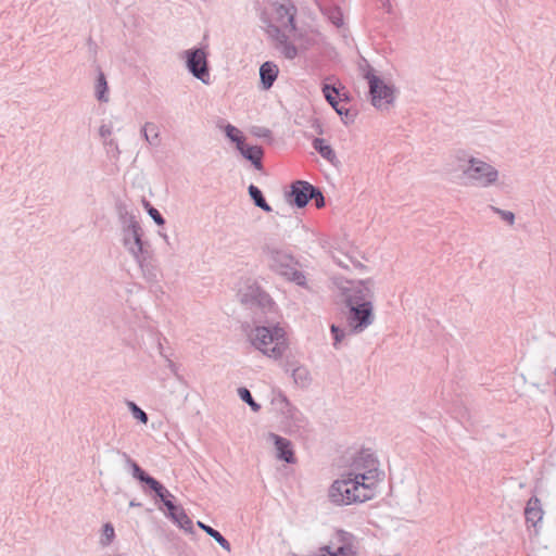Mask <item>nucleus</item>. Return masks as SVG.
<instances>
[{
    "label": "nucleus",
    "mask_w": 556,
    "mask_h": 556,
    "mask_svg": "<svg viewBox=\"0 0 556 556\" xmlns=\"http://www.w3.org/2000/svg\"><path fill=\"white\" fill-rule=\"evenodd\" d=\"M187 65L190 72L204 84L210 83L206 54L202 49L187 52Z\"/></svg>",
    "instance_id": "423d86ee"
},
{
    "label": "nucleus",
    "mask_w": 556,
    "mask_h": 556,
    "mask_svg": "<svg viewBox=\"0 0 556 556\" xmlns=\"http://www.w3.org/2000/svg\"><path fill=\"white\" fill-rule=\"evenodd\" d=\"M314 149L328 162L334 164L337 162V155L330 144L325 139L316 138L313 141Z\"/></svg>",
    "instance_id": "f3484780"
},
{
    "label": "nucleus",
    "mask_w": 556,
    "mask_h": 556,
    "mask_svg": "<svg viewBox=\"0 0 556 556\" xmlns=\"http://www.w3.org/2000/svg\"><path fill=\"white\" fill-rule=\"evenodd\" d=\"M270 438L274 440V443L278 451V457L287 463H294L295 458L293 455V451L291 448L290 441L277 434H270Z\"/></svg>",
    "instance_id": "ddd939ff"
},
{
    "label": "nucleus",
    "mask_w": 556,
    "mask_h": 556,
    "mask_svg": "<svg viewBox=\"0 0 556 556\" xmlns=\"http://www.w3.org/2000/svg\"><path fill=\"white\" fill-rule=\"evenodd\" d=\"M323 93L339 115H348L349 110L346 103L341 99V94L336 87L325 85L323 87Z\"/></svg>",
    "instance_id": "6e6552de"
},
{
    "label": "nucleus",
    "mask_w": 556,
    "mask_h": 556,
    "mask_svg": "<svg viewBox=\"0 0 556 556\" xmlns=\"http://www.w3.org/2000/svg\"><path fill=\"white\" fill-rule=\"evenodd\" d=\"M198 526L204 530L210 536H212L224 549L230 551L229 542L215 529L199 521Z\"/></svg>",
    "instance_id": "a211bd4d"
},
{
    "label": "nucleus",
    "mask_w": 556,
    "mask_h": 556,
    "mask_svg": "<svg viewBox=\"0 0 556 556\" xmlns=\"http://www.w3.org/2000/svg\"><path fill=\"white\" fill-rule=\"evenodd\" d=\"M363 76L368 83L369 94L371 97V103L375 106L380 108V105H381V88H380L379 77H377L372 73V71H371V68H369V66H367L366 68L363 70Z\"/></svg>",
    "instance_id": "1a4fd4ad"
},
{
    "label": "nucleus",
    "mask_w": 556,
    "mask_h": 556,
    "mask_svg": "<svg viewBox=\"0 0 556 556\" xmlns=\"http://www.w3.org/2000/svg\"><path fill=\"white\" fill-rule=\"evenodd\" d=\"M278 66L273 62H265L260 68V76L265 89H269L278 76Z\"/></svg>",
    "instance_id": "2eb2a0df"
},
{
    "label": "nucleus",
    "mask_w": 556,
    "mask_h": 556,
    "mask_svg": "<svg viewBox=\"0 0 556 556\" xmlns=\"http://www.w3.org/2000/svg\"><path fill=\"white\" fill-rule=\"evenodd\" d=\"M294 15L295 8L293 5L280 4L275 7L270 16L268 33L275 35L283 31H294Z\"/></svg>",
    "instance_id": "20e7f679"
},
{
    "label": "nucleus",
    "mask_w": 556,
    "mask_h": 556,
    "mask_svg": "<svg viewBox=\"0 0 556 556\" xmlns=\"http://www.w3.org/2000/svg\"><path fill=\"white\" fill-rule=\"evenodd\" d=\"M108 90V84L103 74L99 75L98 84H97V92L98 99L101 101H106L105 92Z\"/></svg>",
    "instance_id": "b1692460"
},
{
    "label": "nucleus",
    "mask_w": 556,
    "mask_h": 556,
    "mask_svg": "<svg viewBox=\"0 0 556 556\" xmlns=\"http://www.w3.org/2000/svg\"><path fill=\"white\" fill-rule=\"evenodd\" d=\"M170 496V494L164 493V498H161L164 502V505L167 507L170 517L181 527L188 528L191 526V520L186 515L185 510L181 507L175 506L170 500L166 497Z\"/></svg>",
    "instance_id": "9b49d317"
},
{
    "label": "nucleus",
    "mask_w": 556,
    "mask_h": 556,
    "mask_svg": "<svg viewBox=\"0 0 556 556\" xmlns=\"http://www.w3.org/2000/svg\"><path fill=\"white\" fill-rule=\"evenodd\" d=\"M455 160L458 162L457 168L463 165L467 166L469 165L470 157H473L472 155H469L465 150H457L454 154Z\"/></svg>",
    "instance_id": "a878e982"
},
{
    "label": "nucleus",
    "mask_w": 556,
    "mask_h": 556,
    "mask_svg": "<svg viewBox=\"0 0 556 556\" xmlns=\"http://www.w3.org/2000/svg\"><path fill=\"white\" fill-rule=\"evenodd\" d=\"M389 496L392 497L393 496V485H392V482L390 483V493H389Z\"/></svg>",
    "instance_id": "473e14b6"
},
{
    "label": "nucleus",
    "mask_w": 556,
    "mask_h": 556,
    "mask_svg": "<svg viewBox=\"0 0 556 556\" xmlns=\"http://www.w3.org/2000/svg\"><path fill=\"white\" fill-rule=\"evenodd\" d=\"M458 169L472 185L480 187H489L498 178V172L494 166L477 157H470L469 165H460Z\"/></svg>",
    "instance_id": "7ed1b4c3"
},
{
    "label": "nucleus",
    "mask_w": 556,
    "mask_h": 556,
    "mask_svg": "<svg viewBox=\"0 0 556 556\" xmlns=\"http://www.w3.org/2000/svg\"><path fill=\"white\" fill-rule=\"evenodd\" d=\"M249 193L258 207L263 208L266 212L271 211V207L266 203L261 190L257 187L251 185L249 187Z\"/></svg>",
    "instance_id": "aec40b11"
},
{
    "label": "nucleus",
    "mask_w": 556,
    "mask_h": 556,
    "mask_svg": "<svg viewBox=\"0 0 556 556\" xmlns=\"http://www.w3.org/2000/svg\"><path fill=\"white\" fill-rule=\"evenodd\" d=\"M149 214L155 220L156 224H159V225H163L164 224V219H163V217L161 216V214L159 213V211L156 208L150 207L149 208Z\"/></svg>",
    "instance_id": "c85d7f7f"
},
{
    "label": "nucleus",
    "mask_w": 556,
    "mask_h": 556,
    "mask_svg": "<svg viewBox=\"0 0 556 556\" xmlns=\"http://www.w3.org/2000/svg\"><path fill=\"white\" fill-rule=\"evenodd\" d=\"M134 476L140 481L146 482L161 498L167 490L154 478L148 476L137 464H132Z\"/></svg>",
    "instance_id": "4468645a"
},
{
    "label": "nucleus",
    "mask_w": 556,
    "mask_h": 556,
    "mask_svg": "<svg viewBox=\"0 0 556 556\" xmlns=\"http://www.w3.org/2000/svg\"><path fill=\"white\" fill-rule=\"evenodd\" d=\"M346 318L352 330H364L374 320L371 303L367 301H351Z\"/></svg>",
    "instance_id": "39448f33"
},
{
    "label": "nucleus",
    "mask_w": 556,
    "mask_h": 556,
    "mask_svg": "<svg viewBox=\"0 0 556 556\" xmlns=\"http://www.w3.org/2000/svg\"><path fill=\"white\" fill-rule=\"evenodd\" d=\"M287 33L270 35L276 40V49L287 59H294L298 55L296 47L287 40Z\"/></svg>",
    "instance_id": "f8f14e48"
},
{
    "label": "nucleus",
    "mask_w": 556,
    "mask_h": 556,
    "mask_svg": "<svg viewBox=\"0 0 556 556\" xmlns=\"http://www.w3.org/2000/svg\"><path fill=\"white\" fill-rule=\"evenodd\" d=\"M241 154L250 160L256 168H261V160L263 156V150L257 146H249L244 141L238 147Z\"/></svg>",
    "instance_id": "dca6fc26"
},
{
    "label": "nucleus",
    "mask_w": 556,
    "mask_h": 556,
    "mask_svg": "<svg viewBox=\"0 0 556 556\" xmlns=\"http://www.w3.org/2000/svg\"><path fill=\"white\" fill-rule=\"evenodd\" d=\"M225 132H226V136L233 142L237 143V148L244 141V138L241 134V131L232 126V125H227L225 127Z\"/></svg>",
    "instance_id": "4be33fe9"
},
{
    "label": "nucleus",
    "mask_w": 556,
    "mask_h": 556,
    "mask_svg": "<svg viewBox=\"0 0 556 556\" xmlns=\"http://www.w3.org/2000/svg\"><path fill=\"white\" fill-rule=\"evenodd\" d=\"M314 194L315 188L306 181L298 180L291 186L290 197L299 207L305 206Z\"/></svg>",
    "instance_id": "0eeeda50"
},
{
    "label": "nucleus",
    "mask_w": 556,
    "mask_h": 556,
    "mask_svg": "<svg viewBox=\"0 0 556 556\" xmlns=\"http://www.w3.org/2000/svg\"><path fill=\"white\" fill-rule=\"evenodd\" d=\"M238 392H239L241 400L247 402L254 412H257L260 409V405L254 402V400L252 399L251 393L248 389L241 388V389H239Z\"/></svg>",
    "instance_id": "5701e85b"
},
{
    "label": "nucleus",
    "mask_w": 556,
    "mask_h": 556,
    "mask_svg": "<svg viewBox=\"0 0 556 556\" xmlns=\"http://www.w3.org/2000/svg\"><path fill=\"white\" fill-rule=\"evenodd\" d=\"M397 93L399 89L384 76V111L388 110V105L393 104Z\"/></svg>",
    "instance_id": "6ab92c4d"
},
{
    "label": "nucleus",
    "mask_w": 556,
    "mask_h": 556,
    "mask_svg": "<svg viewBox=\"0 0 556 556\" xmlns=\"http://www.w3.org/2000/svg\"><path fill=\"white\" fill-rule=\"evenodd\" d=\"M492 211L501 216L503 220L508 223L509 225H514L515 223V214L510 211H505L495 206H491Z\"/></svg>",
    "instance_id": "393cba45"
},
{
    "label": "nucleus",
    "mask_w": 556,
    "mask_h": 556,
    "mask_svg": "<svg viewBox=\"0 0 556 556\" xmlns=\"http://www.w3.org/2000/svg\"><path fill=\"white\" fill-rule=\"evenodd\" d=\"M543 514L544 511L542 509L540 498L535 495L531 496L525 508V517L527 523L535 527L538 522L542 520Z\"/></svg>",
    "instance_id": "9d476101"
},
{
    "label": "nucleus",
    "mask_w": 556,
    "mask_h": 556,
    "mask_svg": "<svg viewBox=\"0 0 556 556\" xmlns=\"http://www.w3.org/2000/svg\"><path fill=\"white\" fill-rule=\"evenodd\" d=\"M115 532L112 525L106 523L103 527V536L105 538L104 544H109L114 539Z\"/></svg>",
    "instance_id": "bb28decb"
},
{
    "label": "nucleus",
    "mask_w": 556,
    "mask_h": 556,
    "mask_svg": "<svg viewBox=\"0 0 556 556\" xmlns=\"http://www.w3.org/2000/svg\"><path fill=\"white\" fill-rule=\"evenodd\" d=\"M331 332L334 336V345H337L343 338L344 333L334 325L331 326Z\"/></svg>",
    "instance_id": "7c9ffc66"
},
{
    "label": "nucleus",
    "mask_w": 556,
    "mask_h": 556,
    "mask_svg": "<svg viewBox=\"0 0 556 556\" xmlns=\"http://www.w3.org/2000/svg\"><path fill=\"white\" fill-rule=\"evenodd\" d=\"M312 199H314L316 207L320 208L325 205V200H324L323 194L319 191H317L316 189H315V194Z\"/></svg>",
    "instance_id": "c756f323"
},
{
    "label": "nucleus",
    "mask_w": 556,
    "mask_h": 556,
    "mask_svg": "<svg viewBox=\"0 0 556 556\" xmlns=\"http://www.w3.org/2000/svg\"><path fill=\"white\" fill-rule=\"evenodd\" d=\"M251 343L264 355L280 358L288 349V340L283 328L256 327L251 334Z\"/></svg>",
    "instance_id": "f03ea898"
},
{
    "label": "nucleus",
    "mask_w": 556,
    "mask_h": 556,
    "mask_svg": "<svg viewBox=\"0 0 556 556\" xmlns=\"http://www.w3.org/2000/svg\"><path fill=\"white\" fill-rule=\"evenodd\" d=\"M131 406H132L135 417L137 419H139L141 422L147 424V421H148L147 414L143 410H141L139 407H137L135 404H131Z\"/></svg>",
    "instance_id": "cd10ccee"
},
{
    "label": "nucleus",
    "mask_w": 556,
    "mask_h": 556,
    "mask_svg": "<svg viewBox=\"0 0 556 556\" xmlns=\"http://www.w3.org/2000/svg\"><path fill=\"white\" fill-rule=\"evenodd\" d=\"M143 134L146 139L152 144L159 141V128L156 125L147 123L143 126Z\"/></svg>",
    "instance_id": "412c9836"
},
{
    "label": "nucleus",
    "mask_w": 556,
    "mask_h": 556,
    "mask_svg": "<svg viewBox=\"0 0 556 556\" xmlns=\"http://www.w3.org/2000/svg\"><path fill=\"white\" fill-rule=\"evenodd\" d=\"M379 475L377 470L366 473L349 475L337 480L330 488V500L338 505H349L370 500L378 491Z\"/></svg>",
    "instance_id": "f257e3e1"
},
{
    "label": "nucleus",
    "mask_w": 556,
    "mask_h": 556,
    "mask_svg": "<svg viewBox=\"0 0 556 556\" xmlns=\"http://www.w3.org/2000/svg\"><path fill=\"white\" fill-rule=\"evenodd\" d=\"M383 8H384V13H389V14L393 13L392 12V5H391L389 0H384Z\"/></svg>",
    "instance_id": "2f4dec72"
}]
</instances>
